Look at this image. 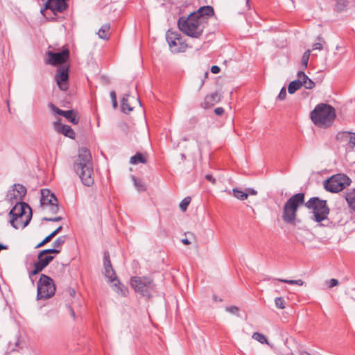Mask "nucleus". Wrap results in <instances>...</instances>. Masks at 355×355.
Segmentation results:
<instances>
[{"label": "nucleus", "instance_id": "f257e3e1", "mask_svg": "<svg viewBox=\"0 0 355 355\" xmlns=\"http://www.w3.org/2000/svg\"><path fill=\"white\" fill-rule=\"evenodd\" d=\"M303 205L309 209L313 210L314 220H322L324 218V216L329 214V208L327 200H321L318 197H313L305 202V194L297 193L288 198L284 204L282 216V220L287 224L295 225L297 210Z\"/></svg>", "mask_w": 355, "mask_h": 355}, {"label": "nucleus", "instance_id": "f03ea898", "mask_svg": "<svg viewBox=\"0 0 355 355\" xmlns=\"http://www.w3.org/2000/svg\"><path fill=\"white\" fill-rule=\"evenodd\" d=\"M214 15L211 6L200 7L196 11L191 12L187 17L182 16L178 20L179 30L192 38H199L207 25L208 20Z\"/></svg>", "mask_w": 355, "mask_h": 355}, {"label": "nucleus", "instance_id": "7ed1b4c3", "mask_svg": "<svg viewBox=\"0 0 355 355\" xmlns=\"http://www.w3.org/2000/svg\"><path fill=\"white\" fill-rule=\"evenodd\" d=\"M73 170L79 176L82 183L87 187H91L94 183V173L92 157L90 151L87 148H81L73 164Z\"/></svg>", "mask_w": 355, "mask_h": 355}, {"label": "nucleus", "instance_id": "20e7f679", "mask_svg": "<svg viewBox=\"0 0 355 355\" xmlns=\"http://www.w3.org/2000/svg\"><path fill=\"white\" fill-rule=\"evenodd\" d=\"M9 212L10 223L15 228L26 227L33 216L31 207L24 202H17Z\"/></svg>", "mask_w": 355, "mask_h": 355}, {"label": "nucleus", "instance_id": "39448f33", "mask_svg": "<svg viewBox=\"0 0 355 355\" xmlns=\"http://www.w3.org/2000/svg\"><path fill=\"white\" fill-rule=\"evenodd\" d=\"M313 123L320 128L329 126L336 117L335 109L330 105L318 104L311 112Z\"/></svg>", "mask_w": 355, "mask_h": 355}, {"label": "nucleus", "instance_id": "423d86ee", "mask_svg": "<svg viewBox=\"0 0 355 355\" xmlns=\"http://www.w3.org/2000/svg\"><path fill=\"white\" fill-rule=\"evenodd\" d=\"M55 285L52 278L42 274L37 286V300L49 299L55 295Z\"/></svg>", "mask_w": 355, "mask_h": 355}, {"label": "nucleus", "instance_id": "0eeeda50", "mask_svg": "<svg viewBox=\"0 0 355 355\" xmlns=\"http://www.w3.org/2000/svg\"><path fill=\"white\" fill-rule=\"evenodd\" d=\"M352 182L350 178L344 173L332 175L324 182V189L331 193H338L348 187Z\"/></svg>", "mask_w": 355, "mask_h": 355}, {"label": "nucleus", "instance_id": "6e6552de", "mask_svg": "<svg viewBox=\"0 0 355 355\" xmlns=\"http://www.w3.org/2000/svg\"><path fill=\"white\" fill-rule=\"evenodd\" d=\"M166 38L173 53L184 52L188 47L185 40L178 32L168 30L166 33Z\"/></svg>", "mask_w": 355, "mask_h": 355}, {"label": "nucleus", "instance_id": "1a4fd4ad", "mask_svg": "<svg viewBox=\"0 0 355 355\" xmlns=\"http://www.w3.org/2000/svg\"><path fill=\"white\" fill-rule=\"evenodd\" d=\"M153 280L148 277H132L130 280L131 286L142 296L150 297Z\"/></svg>", "mask_w": 355, "mask_h": 355}, {"label": "nucleus", "instance_id": "9d476101", "mask_svg": "<svg viewBox=\"0 0 355 355\" xmlns=\"http://www.w3.org/2000/svg\"><path fill=\"white\" fill-rule=\"evenodd\" d=\"M103 265L105 268V276L109 279V281L111 282H113L114 281L116 280L117 283H115L114 284V290L121 295H125V291L123 289V285L121 284V282L117 279L116 272L112 267L110 254L108 252H104V257H103Z\"/></svg>", "mask_w": 355, "mask_h": 355}, {"label": "nucleus", "instance_id": "9b49d317", "mask_svg": "<svg viewBox=\"0 0 355 355\" xmlns=\"http://www.w3.org/2000/svg\"><path fill=\"white\" fill-rule=\"evenodd\" d=\"M48 59L46 61V64H51L52 66H63L65 65V62L69 58V50L67 47L63 46L62 49L60 52H53L49 51L46 52Z\"/></svg>", "mask_w": 355, "mask_h": 355}, {"label": "nucleus", "instance_id": "f8f14e48", "mask_svg": "<svg viewBox=\"0 0 355 355\" xmlns=\"http://www.w3.org/2000/svg\"><path fill=\"white\" fill-rule=\"evenodd\" d=\"M53 256L46 255L44 253H42V251L38 253L37 261L34 263V269L29 273V277L33 284H34L33 276L36 275L42 271L50 263V262L53 260Z\"/></svg>", "mask_w": 355, "mask_h": 355}, {"label": "nucleus", "instance_id": "ddd939ff", "mask_svg": "<svg viewBox=\"0 0 355 355\" xmlns=\"http://www.w3.org/2000/svg\"><path fill=\"white\" fill-rule=\"evenodd\" d=\"M55 80L60 90L67 91L69 87V66H58Z\"/></svg>", "mask_w": 355, "mask_h": 355}, {"label": "nucleus", "instance_id": "4468645a", "mask_svg": "<svg viewBox=\"0 0 355 355\" xmlns=\"http://www.w3.org/2000/svg\"><path fill=\"white\" fill-rule=\"evenodd\" d=\"M26 188L20 184H15L13 189L8 191L6 195V200L11 204L16 203L17 202H22V199L26 194Z\"/></svg>", "mask_w": 355, "mask_h": 355}, {"label": "nucleus", "instance_id": "2eb2a0df", "mask_svg": "<svg viewBox=\"0 0 355 355\" xmlns=\"http://www.w3.org/2000/svg\"><path fill=\"white\" fill-rule=\"evenodd\" d=\"M222 95L218 92H215L211 94L207 95L202 107L205 109L209 108L220 101Z\"/></svg>", "mask_w": 355, "mask_h": 355}, {"label": "nucleus", "instance_id": "dca6fc26", "mask_svg": "<svg viewBox=\"0 0 355 355\" xmlns=\"http://www.w3.org/2000/svg\"><path fill=\"white\" fill-rule=\"evenodd\" d=\"M53 202H58V199L55 195L52 193L49 189H41V205H50Z\"/></svg>", "mask_w": 355, "mask_h": 355}, {"label": "nucleus", "instance_id": "f3484780", "mask_svg": "<svg viewBox=\"0 0 355 355\" xmlns=\"http://www.w3.org/2000/svg\"><path fill=\"white\" fill-rule=\"evenodd\" d=\"M54 125L56 131H58V132L62 133L65 137H67L70 139H75L76 133L69 125L61 124L58 122H55L54 123Z\"/></svg>", "mask_w": 355, "mask_h": 355}, {"label": "nucleus", "instance_id": "a211bd4d", "mask_svg": "<svg viewBox=\"0 0 355 355\" xmlns=\"http://www.w3.org/2000/svg\"><path fill=\"white\" fill-rule=\"evenodd\" d=\"M344 213L340 209L333 210L330 214V218L331 219V223L334 225L335 227L338 225H343L345 223L343 220Z\"/></svg>", "mask_w": 355, "mask_h": 355}, {"label": "nucleus", "instance_id": "6ab92c4d", "mask_svg": "<svg viewBox=\"0 0 355 355\" xmlns=\"http://www.w3.org/2000/svg\"><path fill=\"white\" fill-rule=\"evenodd\" d=\"M338 139H348V144L352 148H355V132H344L337 135Z\"/></svg>", "mask_w": 355, "mask_h": 355}, {"label": "nucleus", "instance_id": "aec40b11", "mask_svg": "<svg viewBox=\"0 0 355 355\" xmlns=\"http://www.w3.org/2000/svg\"><path fill=\"white\" fill-rule=\"evenodd\" d=\"M63 116L74 125L78 124L80 121L78 113L74 110H66Z\"/></svg>", "mask_w": 355, "mask_h": 355}, {"label": "nucleus", "instance_id": "412c9836", "mask_svg": "<svg viewBox=\"0 0 355 355\" xmlns=\"http://www.w3.org/2000/svg\"><path fill=\"white\" fill-rule=\"evenodd\" d=\"M62 226L60 225L56 230L52 232L50 234L46 236L40 243H39L35 246V248H41L46 245L47 243L50 242L58 234H59L62 231Z\"/></svg>", "mask_w": 355, "mask_h": 355}, {"label": "nucleus", "instance_id": "4be33fe9", "mask_svg": "<svg viewBox=\"0 0 355 355\" xmlns=\"http://www.w3.org/2000/svg\"><path fill=\"white\" fill-rule=\"evenodd\" d=\"M110 24L106 23L103 24L98 31V35L101 39L108 40L110 35Z\"/></svg>", "mask_w": 355, "mask_h": 355}, {"label": "nucleus", "instance_id": "5701e85b", "mask_svg": "<svg viewBox=\"0 0 355 355\" xmlns=\"http://www.w3.org/2000/svg\"><path fill=\"white\" fill-rule=\"evenodd\" d=\"M146 157L139 152L136 153V154L130 159V163L134 165L138 164L139 163L146 164Z\"/></svg>", "mask_w": 355, "mask_h": 355}, {"label": "nucleus", "instance_id": "b1692460", "mask_svg": "<svg viewBox=\"0 0 355 355\" xmlns=\"http://www.w3.org/2000/svg\"><path fill=\"white\" fill-rule=\"evenodd\" d=\"M345 199L349 207L355 211V189L347 193Z\"/></svg>", "mask_w": 355, "mask_h": 355}, {"label": "nucleus", "instance_id": "393cba45", "mask_svg": "<svg viewBox=\"0 0 355 355\" xmlns=\"http://www.w3.org/2000/svg\"><path fill=\"white\" fill-rule=\"evenodd\" d=\"M302 87V83L300 80H295L291 81L288 87V92L289 94H294L297 90H298Z\"/></svg>", "mask_w": 355, "mask_h": 355}, {"label": "nucleus", "instance_id": "a878e982", "mask_svg": "<svg viewBox=\"0 0 355 355\" xmlns=\"http://www.w3.org/2000/svg\"><path fill=\"white\" fill-rule=\"evenodd\" d=\"M129 96H130V94H125L122 98V102H121V109H122L123 112L126 114H128V112H130V111H132L133 110V107H132L128 104Z\"/></svg>", "mask_w": 355, "mask_h": 355}, {"label": "nucleus", "instance_id": "bb28decb", "mask_svg": "<svg viewBox=\"0 0 355 355\" xmlns=\"http://www.w3.org/2000/svg\"><path fill=\"white\" fill-rule=\"evenodd\" d=\"M348 6V1L347 0H337L335 5V10L338 12H341L346 10Z\"/></svg>", "mask_w": 355, "mask_h": 355}, {"label": "nucleus", "instance_id": "cd10ccee", "mask_svg": "<svg viewBox=\"0 0 355 355\" xmlns=\"http://www.w3.org/2000/svg\"><path fill=\"white\" fill-rule=\"evenodd\" d=\"M317 223H319L320 226L322 227H327L329 228H334L335 226L331 223V219L330 218V216H324V218L320 220H315Z\"/></svg>", "mask_w": 355, "mask_h": 355}, {"label": "nucleus", "instance_id": "c85d7f7f", "mask_svg": "<svg viewBox=\"0 0 355 355\" xmlns=\"http://www.w3.org/2000/svg\"><path fill=\"white\" fill-rule=\"evenodd\" d=\"M232 192L234 196L240 200H243L248 198V193H245V191H243L237 188L233 189Z\"/></svg>", "mask_w": 355, "mask_h": 355}, {"label": "nucleus", "instance_id": "c756f323", "mask_svg": "<svg viewBox=\"0 0 355 355\" xmlns=\"http://www.w3.org/2000/svg\"><path fill=\"white\" fill-rule=\"evenodd\" d=\"M66 239H67V236H59L57 239H55L54 241V242L53 243L52 245L53 247H54L56 249H60L61 250L62 248V246L63 245V244L65 243L66 241Z\"/></svg>", "mask_w": 355, "mask_h": 355}, {"label": "nucleus", "instance_id": "7c9ffc66", "mask_svg": "<svg viewBox=\"0 0 355 355\" xmlns=\"http://www.w3.org/2000/svg\"><path fill=\"white\" fill-rule=\"evenodd\" d=\"M132 180L138 191H143L146 190V186L141 179L137 178L135 176H132Z\"/></svg>", "mask_w": 355, "mask_h": 355}, {"label": "nucleus", "instance_id": "2f4dec72", "mask_svg": "<svg viewBox=\"0 0 355 355\" xmlns=\"http://www.w3.org/2000/svg\"><path fill=\"white\" fill-rule=\"evenodd\" d=\"M252 338L257 340L261 344L267 343V338L265 335L259 333V332H254L252 335Z\"/></svg>", "mask_w": 355, "mask_h": 355}, {"label": "nucleus", "instance_id": "473e14b6", "mask_svg": "<svg viewBox=\"0 0 355 355\" xmlns=\"http://www.w3.org/2000/svg\"><path fill=\"white\" fill-rule=\"evenodd\" d=\"M311 51L309 49L306 51L302 57L301 64L304 69H306L308 65Z\"/></svg>", "mask_w": 355, "mask_h": 355}, {"label": "nucleus", "instance_id": "72a5a7b5", "mask_svg": "<svg viewBox=\"0 0 355 355\" xmlns=\"http://www.w3.org/2000/svg\"><path fill=\"white\" fill-rule=\"evenodd\" d=\"M276 280L284 282L288 284L291 285H298V286H302L304 284V282L302 279H297V280H288V279H276Z\"/></svg>", "mask_w": 355, "mask_h": 355}, {"label": "nucleus", "instance_id": "f704fd0d", "mask_svg": "<svg viewBox=\"0 0 355 355\" xmlns=\"http://www.w3.org/2000/svg\"><path fill=\"white\" fill-rule=\"evenodd\" d=\"M191 198L190 197H186L184 198L180 203V209L182 211H185L187 209V207L189 206V205L190 204L191 202Z\"/></svg>", "mask_w": 355, "mask_h": 355}, {"label": "nucleus", "instance_id": "c9c22d12", "mask_svg": "<svg viewBox=\"0 0 355 355\" xmlns=\"http://www.w3.org/2000/svg\"><path fill=\"white\" fill-rule=\"evenodd\" d=\"M297 77H298L297 80H300L302 83V87L304 86V85L305 84V82H307L308 79H309V78L302 71H300L297 73Z\"/></svg>", "mask_w": 355, "mask_h": 355}, {"label": "nucleus", "instance_id": "e433bc0d", "mask_svg": "<svg viewBox=\"0 0 355 355\" xmlns=\"http://www.w3.org/2000/svg\"><path fill=\"white\" fill-rule=\"evenodd\" d=\"M49 107L51 108V110L53 112H55V113H56V114H58V115H60V116H64V112H65V110H61V109L58 108L57 106H55L54 104H53V103H49Z\"/></svg>", "mask_w": 355, "mask_h": 355}, {"label": "nucleus", "instance_id": "4c0bfd02", "mask_svg": "<svg viewBox=\"0 0 355 355\" xmlns=\"http://www.w3.org/2000/svg\"><path fill=\"white\" fill-rule=\"evenodd\" d=\"M275 303V306L280 309H284L285 308V300L283 297H276Z\"/></svg>", "mask_w": 355, "mask_h": 355}, {"label": "nucleus", "instance_id": "58836bf2", "mask_svg": "<svg viewBox=\"0 0 355 355\" xmlns=\"http://www.w3.org/2000/svg\"><path fill=\"white\" fill-rule=\"evenodd\" d=\"M225 310L233 315H239V309L236 306H227Z\"/></svg>", "mask_w": 355, "mask_h": 355}, {"label": "nucleus", "instance_id": "ea45409f", "mask_svg": "<svg viewBox=\"0 0 355 355\" xmlns=\"http://www.w3.org/2000/svg\"><path fill=\"white\" fill-rule=\"evenodd\" d=\"M60 252V250L56 249L54 247L53 248L45 249L42 250V253H44L46 255H49V254H59Z\"/></svg>", "mask_w": 355, "mask_h": 355}, {"label": "nucleus", "instance_id": "a19ab883", "mask_svg": "<svg viewBox=\"0 0 355 355\" xmlns=\"http://www.w3.org/2000/svg\"><path fill=\"white\" fill-rule=\"evenodd\" d=\"M49 205L51 206L50 210H51V213L57 214L59 210L58 202H52V204H50Z\"/></svg>", "mask_w": 355, "mask_h": 355}, {"label": "nucleus", "instance_id": "79ce46f5", "mask_svg": "<svg viewBox=\"0 0 355 355\" xmlns=\"http://www.w3.org/2000/svg\"><path fill=\"white\" fill-rule=\"evenodd\" d=\"M286 89L284 87H283L281 90H280V92L278 95V99L282 101V100H284L286 98Z\"/></svg>", "mask_w": 355, "mask_h": 355}, {"label": "nucleus", "instance_id": "37998d69", "mask_svg": "<svg viewBox=\"0 0 355 355\" xmlns=\"http://www.w3.org/2000/svg\"><path fill=\"white\" fill-rule=\"evenodd\" d=\"M110 96L112 102V105L114 108L117 107L116 95L114 91L110 92Z\"/></svg>", "mask_w": 355, "mask_h": 355}, {"label": "nucleus", "instance_id": "c03bdc74", "mask_svg": "<svg viewBox=\"0 0 355 355\" xmlns=\"http://www.w3.org/2000/svg\"><path fill=\"white\" fill-rule=\"evenodd\" d=\"M304 87L308 89H313L315 87V83L309 78L307 82H305Z\"/></svg>", "mask_w": 355, "mask_h": 355}, {"label": "nucleus", "instance_id": "a18cd8bd", "mask_svg": "<svg viewBox=\"0 0 355 355\" xmlns=\"http://www.w3.org/2000/svg\"><path fill=\"white\" fill-rule=\"evenodd\" d=\"M62 219V218L61 216H58V217H54V218L44 217V218H43L42 220H45V221L58 222V221H60Z\"/></svg>", "mask_w": 355, "mask_h": 355}, {"label": "nucleus", "instance_id": "49530a36", "mask_svg": "<svg viewBox=\"0 0 355 355\" xmlns=\"http://www.w3.org/2000/svg\"><path fill=\"white\" fill-rule=\"evenodd\" d=\"M339 284V282L336 279H331L329 282V288H333L334 286H338Z\"/></svg>", "mask_w": 355, "mask_h": 355}, {"label": "nucleus", "instance_id": "de8ad7c7", "mask_svg": "<svg viewBox=\"0 0 355 355\" xmlns=\"http://www.w3.org/2000/svg\"><path fill=\"white\" fill-rule=\"evenodd\" d=\"M313 50H322L323 48L322 44L319 42H315L312 46Z\"/></svg>", "mask_w": 355, "mask_h": 355}, {"label": "nucleus", "instance_id": "09e8293b", "mask_svg": "<svg viewBox=\"0 0 355 355\" xmlns=\"http://www.w3.org/2000/svg\"><path fill=\"white\" fill-rule=\"evenodd\" d=\"M245 193H248V196L250 195H257V191L252 188H248L245 189Z\"/></svg>", "mask_w": 355, "mask_h": 355}, {"label": "nucleus", "instance_id": "8fccbe9b", "mask_svg": "<svg viewBox=\"0 0 355 355\" xmlns=\"http://www.w3.org/2000/svg\"><path fill=\"white\" fill-rule=\"evenodd\" d=\"M220 69L217 65H214L211 67V72L214 74L218 73L220 72Z\"/></svg>", "mask_w": 355, "mask_h": 355}, {"label": "nucleus", "instance_id": "3c124183", "mask_svg": "<svg viewBox=\"0 0 355 355\" xmlns=\"http://www.w3.org/2000/svg\"><path fill=\"white\" fill-rule=\"evenodd\" d=\"M214 113L218 116H221L224 113V109L221 107H216L214 110Z\"/></svg>", "mask_w": 355, "mask_h": 355}, {"label": "nucleus", "instance_id": "603ef678", "mask_svg": "<svg viewBox=\"0 0 355 355\" xmlns=\"http://www.w3.org/2000/svg\"><path fill=\"white\" fill-rule=\"evenodd\" d=\"M205 178L207 180L210 181L211 182L215 183V179L212 177L211 175H209V174L206 175Z\"/></svg>", "mask_w": 355, "mask_h": 355}, {"label": "nucleus", "instance_id": "864d4df0", "mask_svg": "<svg viewBox=\"0 0 355 355\" xmlns=\"http://www.w3.org/2000/svg\"><path fill=\"white\" fill-rule=\"evenodd\" d=\"M69 309L70 311L71 315L73 318V319H75L76 318V314H75V312H74L73 309H72V307L71 306H69Z\"/></svg>", "mask_w": 355, "mask_h": 355}, {"label": "nucleus", "instance_id": "5fc2aeb1", "mask_svg": "<svg viewBox=\"0 0 355 355\" xmlns=\"http://www.w3.org/2000/svg\"><path fill=\"white\" fill-rule=\"evenodd\" d=\"M182 243L184 244V245H189L191 243V242L189 241V239H182Z\"/></svg>", "mask_w": 355, "mask_h": 355}, {"label": "nucleus", "instance_id": "6e6d98bb", "mask_svg": "<svg viewBox=\"0 0 355 355\" xmlns=\"http://www.w3.org/2000/svg\"><path fill=\"white\" fill-rule=\"evenodd\" d=\"M212 299H213L214 301H216V302H217V301L221 302V301H222V299H220H220H218V297H217L216 295H213V296H212Z\"/></svg>", "mask_w": 355, "mask_h": 355}, {"label": "nucleus", "instance_id": "4d7b16f0", "mask_svg": "<svg viewBox=\"0 0 355 355\" xmlns=\"http://www.w3.org/2000/svg\"><path fill=\"white\" fill-rule=\"evenodd\" d=\"M69 292L70 295H71V296H73L76 293L75 291L71 288H69Z\"/></svg>", "mask_w": 355, "mask_h": 355}, {"label": "nucleus", "instance_id": "13d9d810", "mask_svg": "<svg viewBox=\"0 0 355 355\" xmlns=\"http://www.w3.org/2000/svg\"><path fill=\"white\" fill-rule=\"evenodd\" d=\"M138 102H139V105H141V101L139 99H138Z\"/></svg>", "mask_w": 355, "mask_h": 355}, {"label": "nucleus", "instance_id": "bf43d9fd", "mask_svg": "<svg viewBox=\"0 0 355 355\" xmlns=\"http://www.w3.org/2000/svg\"><path fill=\"white\" fill-rule=\"evenodd\" d=\"M318 40L321 41L322 38L320 37H318Z\"/></svg>", "mask_w": 355, "mask_h": 355}, {"label": "nucleus", "instance_id": "052dcab7", "mask_svg": "<svg viewBox=\"0 0 355 355\" xmlns=\"http://www.w3.org/2000/svg\"><path fill=\"white\" fill-rule=\"evenodd\" d=\"M181 157H184V155L182 154Z\"/></svg>", "mask_w": 355, "mask_h": 355}]
</instances>
